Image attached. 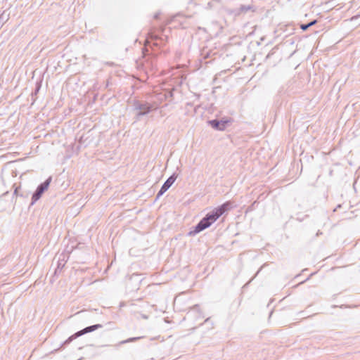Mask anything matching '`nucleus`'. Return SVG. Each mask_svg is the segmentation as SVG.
Wrapping results in <instances>:
<instances>
[{
	"mask_svg": "<svg viewBox=\"0 0 360 360\" xmlns=\"http://www.w3.org/2000/svg\"><path fill=\"white\" fill-rule=\"evenodd\" d=\"M219 219L218 216L214 212V210L207 213L205 217H203L198 224L195 226L193 231L188 233L189 236L200 233L205 229L210 227L214 221Z\"/></svg>",
	"mask_w": 360,
	"mask_h": 360,
	"instance_id": "obj_1",
	"label": "nucleus"
},
{
	"mask_svg": "<svg viewBox=\"0 0 360 360\" xmlns=\"http://www.w3.org/2000/svg\"><path fill=\"white\" fill-rule=\"evenodd\" d=\"M219 219L218 216L214 212V210L207 213L205 217H203L198 224L195 226L193 231L188 233L189 236L200 233L205 229L210 227L214 221Z\"/></svg>",
	"mask_w": 360,
	"mask_h": 360,
	"instance_id": "obj_2",
	"label": "nucleus"
},
{
	"mask_svg": "<svg viewBox=\"0 0 360 360\" xmlns=\"http://www.w3.org/2000/svg\"><path fill=\"white\" fill-rule=\"evenodd\" d=\"M51 181V177H49L44 182L39 184L32 197L31 205H34L42 195L43 193L46 191Z\"/></svg>",
	"mask_w": 360,
	"mask_h": 360,
	"instance_id": "obj_3",
	"label": "nucleus"
},
{
	"mask_svg": "<svg viewBox=\"0 0 360 360\" xmlns=\"http://www.w3.org/2000/svg\"><path fill=\"white\" fill-rule=\"evenodd\" d=\"M102 327H103V326L101 324H95V325H92L90 326H87V327L84 328V329L77 332L74 335H71L70 338H68V340H66L64 342L63 345L69 344L74 339H75L81 335H83L86 333H91L97 329L101 328Z\"/></svg>",
	"mask_w": 360,
	"mask_h": 360,
	"instance_id": "obj_4",
	"label": "nucleus"
},
{
	"mask_svg": "<svg viewBox=\"0 0 360 360\" xmlns=\"http://www.w3.org/2000/svg\"><path fill=\"white\" fill-rule=\"evenodd\" d=\"M134 106L136 110H139V112L137 113V116L139 117L147 115L151 110L156 108L151 104L146 102L143 103L137 102Z\"/></svg>",
	"mask_w": 360,
	"mask_h": 360,
	"instance_id": "obj_5",
	"label": "nucleus"
},
{
	"mask_svg": "<svg viewBox=\"0 0 360 360\" xmlns=\"http://www.w3.org/2000/svg\"><path fill=\"white\" fill-rule=\"evenodd\" d=\"M177 178V174L174 173L172 175H171L163 184L161 188L158 191L156 198H158L161 195H162L174 183Z\"/></svg>",
	"mask_w": 360,
	"mask_h": 360,
	"instance_id": "obj_6",
	"label": "nucleus"
},
{
	"mask_svg": "<svg viewBox=\"0 0 360 360\" xmlns=\"http://www.w3.org/2000/svg\"><path fill=\"white\" fill-rule=\"evenodd\" d=\"M210 125L214 129L223 131L224 130L227 124L226 121H219L217 120H212L209 121Z\"/></svg>",
	"mask_w": 360,
	"mask_h": 360,
	"instance_id": "obj_7",
	"label": "nucleus"
},
{
	"mask_svg": "<svg viewBox=\"0 0 360 360\" xmlns=\"http://www.w3.org/2000/svg\"><path fill=\"white\" fill-rule=\"evenodd\" d=\"M231 207V203L230 202H226L221 206L215 208L214 212L216 213V214L219 218L224 212L230 210Z\"/></svg>",
	"mask_w": 360,
	"mask_h": 360,
	"instance_id": "obj_8",
	"label": "nucleus"
},
{
	"mask_svg": "<svg viewBox=\"0 0 360 360\" xmlns=\"http://www.w3.org/2000/svg\"><path fill=\"white\" fill-rule=\"evenodd\" d=\"M317 22V20H314L312 21H311L310 22L307 23V24H302L300 25V28L303 30V31H305L307 30L309 27L314 25Z\"/></svg>",
	"mask_w": 360,
	"mask_h": 360,
	"instance_id": "obj_9",
	"label": "nucleus"
},
{
	"mask_svg": "<svg viewBox=\"0 0 360 360\" xmlns=\"http://www.w3.org/2000/svg\"><path fill=\"white\" fill-rule=\"evenodd\" d=\"M191 313H196L197 318H202V315L201 314V312L200 311L198 305H195L191 309Z\"/></svg>",
	"mask_w": 360,
	"mask_h": 360,
	"instance_id": "obj_10",
	"label": "nucleus"
},
{
	"mask_svg": "<svg viewBox=\"0 0 360 360\" xmlns=\"http://www.w3.org/2000/svg\"><path fill=\"white\" fill-rule=\"evenodd\" d=\"M219 4V2L217 0H211L209 1L207 4L206 8L207 9H212L217 6V5Z\"/></svg>",
	"mask_w": 360,
	"mask_h": 360,
	"instance_id": "obj_11",
	"label": "nucleus"
},
{
	"mask_svg": "<svg viewBox=\"0 0 360 360\" xmlns=\"http://www.w3.org/2000/svg\"><path fill=\"white\" fill-rule=\"evenodd\" d=\"M141 338L140 337H137V338H129L127 340H122L121 341L119 344L120 345H122V344H125V343H128V342H134L136 340H139Z\"/></svg>",
	"mask_w": 360,
	"mask_h": 360,
	"instance_id": "obj_12",
	"label": "nucleus"
},
{
	"mask_svg": "<svg viewBox=\"0 0 360 360\" xmlns=\"http://www.w3.org/2000/svg\"><path fill=\"white\" fill-rule=\"evenodd\" d=\"M7 20L8 18H5L4 17V13L0 15V29L2 27V26L4 25Z\"/></svg>",
	"mask_w": 360,
	"mask_h": 360,
	"instance_id": "obj_13",
	"label": "nucleus"
},
{
	"mask_svg": "<svg viewBox=\"0 0 360 360\" xmlns=\"http://www.w3.org/2000/svg\"><path fill=\"white\" fill-rule=\"evenodd\" d=\"M250 9H251V7L250 6L242 5V6H240L239 10L240 12H247L248 11H249Z\"/></svg>",
	"mask_w": 360,
	"mask_h": 360,
	"instance_id": "obj_14",
	"label": "nucleus"
},
{
	"mask_svg": "<svg viewBox=\"0 0 360 360\" xmlns=\"http://www.w3.org/2000/svg\"><path fill=\"white\" fill-rule=\"evenodd\" d=\"M65 265V262H64V259H63L61 262H60V260L58 261V266H57V269H56L55 271V273L56 274L57 271L60 269L63 266Z\"/></svg>",
	"mask_w": 360,
	"mask_h": 360,
	"instance_id": "obj_15",
	"label": "nucleus"
},
{
	"mask_svg": "<svg viewBox=\"0 0 360 360\" xmlns=\"http://www.w3.org/2000/svg\"><path fill=\"white\" fill-rule=\"evenodd\" d=\"M150 39H155V40H156V39H158V37L156 35H154V34H152V33H151V34H150Z\"/></svg>",
	"mask_w": 360,
	"mask_h": 360,
	"instance_id": "obj_16",
	"label": "nucleus"
},
{
	"mask_svg": "<svg viewBox=\"0 0 360 360\" xmlns=\"http://www.w3.org/2000/svg\"><path fill=\"white\" fill-rule=\"evenodd\" d=\"M18 189H19V188H18V187L15 189V191H14V195H18Z\"/></svg>",
	"mask_w": 360,
	"mask_h": 360,
	"instance_id": "obj_17",
	"label": "nucleus"
},
{
	"mask_svg": "<svg viewBox=\"0 0 360 360\" xmlns=\"http://www.w3.org/2000/svg\"><path fill=\"white\" fill-rule=\"evenodd\" d=\"M143 318L146 319H148V316L146 315H143Z\"/></svg>",
	"mask_w": 360,
	"mask_h": 360,
	"instance_id": "obj_18",
	"label": "nucleus"
},
{
	"mask_svg": "<svg viewBox=\"0 0 360 360\" xmlns=\"http://www.w3.org/2000/svg\"><path fill=\"white\" fill-rule=\"evenodd\" d=\"M319 234H321V232L318 231V232H317V233H316V235H317V236H319Z\"/></svg>",
	"mask_w": 360,
	"mask_h": 360,
	"instance_id": "obj_19",
	"label": "nucleus"
},
{
	"mask_svg": "<svg viewBox=\"0 0 360 360\" xmlns=\"http://www.w3.org/2000/svg\"><path fill=\"white\" fill-rule=\"evenodd\" d=\"M78 360H81V359H78Z\"/></svg>",
	"mask_w": 360,
	"mask_h": 360,
	"instance_id": "obj_20",
	"label": "nucleus"
}]
</instances>
